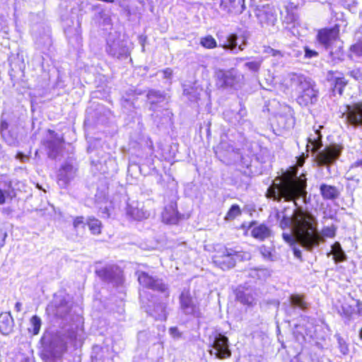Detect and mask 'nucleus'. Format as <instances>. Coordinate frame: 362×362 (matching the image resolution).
Returning a JSON list of instances; mask_svg holds the SVG:
<instances>
[{"instance_id":"393cba45","label":"nucleus","mask_w":362,"mask_h":362,"mask_svg":"<svg viewBox=\"0 0 362 362\" xmlns=\"http://www.w3.org/2000/svg\"><path fill=\"white\" fill-rule=\"evenodd\" d=\"M310 145L312 146L311 151L313 153H317L322 146V135L317 130L315 131L314 134L308 138L307 148L310 147Z\"/></svg>"},{"instance_id":"a211bd4d","label":"nucleus","mask_w":362,"mask_h":362,"mask_svg":"<svg viewBox=\"0 0 362 362\" xmlns=\"http://www.w3.org/2000/svg\"><path fill=\"white\" fill-rule=\"evenodd\" d=\"M245 0H221L220 8L228 14L237 15L243 13L245 6Z\"/></svg>"},{"instance_id":"58836bf2","label":"nucleus","mask_w":362,"mask_h":362,"mask_svg":"<svg viewBox=\"0 0 362 362\" xmlns=\"http://www.w3.org/2000/svg\"><path fill=\"white\" fill-rule=\"evenodd\" d=\"M200 45L206 49H212L217 46L216 40L211 35L202 37L200 39Z\"/></svg>"},{"instance_id":"39448f33","label":"nucleus","mask_w":362,"mask_h":362,"mask_svg":"<svg viewBox=\"0 0 362 362\" xmlns=\"http://www.w3.org/2000/svg\"><path fill=\"white\" fill-rule=\"evenodd\" d=\"M247 252H238L232 248H224L221 254L214 257V263L223 270H228L235 267L237 260L250 259Z\"/></svg>"},{"instance_id":"680f3d73","label":"nucleus","mask_w":362,"mask_h":362,"mask_svg":"<svg viewBox=\"0 0 362 362\" xmlns=\"http://www.w3.org/2000/svg\"><path fill=\"white\" fill-rule=\"evenodd\" d=\"M358 336H359L360 339H362V328L359 330Z\"/></svg>"},{"instance_id":"f257e3e1","label":"nucleus","mask_w":362,"mask_h":362,"mask_svg":"<svg viewBox=\"0 0 362 362\" xmlns=\"http://www.w3.org/2000/svg\"><path fill=\"white\" fill-rule=\"evenodd\" d=\"M281 218L280 226L282 229L288 228L290 233H283L284 240L293 245L298 243L308 251L320 245V238L315 233V216L301 209H288L277 214Z\"/></svg>"},{"instance_id":"1a4fd4ad","label":"nucleus","mask_w":362,"mask_h":362,"mask_svg":"<svg viewBox=\"0 0 362 362\" xmlns=\"http://www.w3.org/2000/svg\"><path fill=\"white\" fill-rule=\"evenodd\" d=\"M213 350L211 354H214L216 358H229L231 352L228 347V338L221 333H216L212 341Z\"/></svg>"},{"instance_id":"ea45409f","label":"nucleus","mask_w":362,"mask_h":362,"mask_svg":"<svg viewBox=\"0 0 362 362\" xmlns=\"http://www.w3.org/2000/svg\"><path fill=\"white\" fill-rule=\"evenodd\" d=\"M334 337L337 340L338 348L339 349L340 352L344 355L347 354L349 353V345L346 343V340L338 334H335Z\"/></svg>"},{"instance_id":"ddd939ff","label":"nucleus","mask_w":362,"mask_h":362,"mask_svg":"<svg viewBox=\"0 0 362 362\" xmlns=\"http://www.w3.org/2000/svg\"><path fill=\"white\" fill-rule=\"evenodd\" d=\"M0 133L3 139L8 145L14 146L18 144L17 128L16 127L9 128L8 123L2 117L0 123Z\"/></svg>"},{"instance_id":"f704fd0d","label":"nucleus","mask_w":362,"mask_h":362,"mask_svg":"<svg viewBox=\"0 0 362 362\" xmlns=\"http://www.w3.org/2000/svg\"><path fill=\"white\" fill-rule=\"evenodd\" d=\"M87 224L89 230L94 235L100 233L101 231V222L93 217H89L87 220Z\"/></svg>"},{"instance_id":"e2e57ef3","label":"nucleus","mask_w":362,"mask_h":362,"mask_svg":"<svg viewBox=\"0 0 362 362\" xmlns=\"http://www.w3.org/2000/svg\"><path fill=\"white\" fill-rule=\"evenodd\" d=\"M103 1L107 2V3H113L115 0H103Z\"/></svg>"},{"instance_id":"72a5a7b5","label":"nucleus","mask_w":362,"mask_h":362,"mask_svg":"<svg viewBox=\"0 0 362 362\" xmlns=\"http://www.w3.org/2000/svg\"><path fill=\"white\" fill-rule=\"evenodd\" d=\"M166 305L165 303H160L156 306L153 310V313L151 315L156 319L159 320H165L167 318L166 313Z\"/></svg>"},{"instance_id":"e433bc0d","label":"nucleus","mask_w":362,"mask_h":362,"mask_svg":"<svg viewBox=\"0 0 362 362\" xmlns=\"http://www.w3.org/2000/svg\"><path fill=\"white\" fill-rule=\"evenodd\" d=\"M41 324V320L38 316H33L30 320V327L28 328L29 332H32L34 335L37 334L40 332Z\"/></svg>"},{"instance_id":"4468645a","label":"nucleus","mask_w":362,"mask_h":362,"mask_svg":"<svg viewBox=\"0 0 362 362\" xmlns=\"http://www.w3.org/2000/svg\"><path fill=\"white\" fill-rule=\"evenodd\" d=\"M99 277L102 279L115 283L119 284L121 279V271L119 268L115 265H110L96 271Z\"/></svg>"},{"instance_id":"37998d69","label":"nucleus","mask_w":362,"mask_h":362,"mask_svg":"<svg viewBox=\"0 0 362 362\" xmlns=\"http://www.w3.org/2000/svg\"><path fill=\"white\" fill-rule=\"evenodd\" d=\"M245 66L252 71H257L260 67L258 62H249L245 64Z\"/></svg>"},{"instance_id":"20e7f679","label":"nucleus","mask_w":362,"mask_h":362,"mask_svg":"<svg viewBox=\"0 0 362 362\" xmlns=\"http://www.w3.org/2000/svg\"><path fill=\"white\" fill-rule=\"evenodd\" d=\"M317 37L318 42L329 52L333 61L342 60V42L339 38L338 28L322 29L318 32Z\"/></svg>"},{"instance_id":"de8ad7c7","label":"nucleus","mask_w":362,"mask_h":362,"mask_svg":"<svg viewBox=\"0 0 362 362\" xmlns=\"http://www.w3.org/2000/svg\"><path fill=\"white\" fill-rule=\"evenodd\" d=\"M351 51L356 54L357 56L362 55V45L356 44L351 47Z\"/></svg>"},{"instance_id":"c9c22d12","label":"nucleus","mask_w":362,"mask_h":362,"mask_svg":"<svg viewBox=\"0 0 362 362\" xmlns=\"http://www.w3.org/2000/svg\"><path fill=\"white\" fill-rule=\"evenodd\" d=\"M346 83L347 81L344 77H336L334 79V87L332 88L334 93L341 95L344 88L346 86Z\"/></svg>"},{"instance_id":"864d4df0","label":"nucleus","mask_w":362,"mask_h":362,"mask_svg":"<svg viewBox=\"0 0 362 362\" xmlns=\"http://www.w3.org/2000/svg\"><path fill=\"white\" fill-rule=\"evenodd\" d=\"M358 167H362V159L361 160H358L356 161H355L354 163H353L351 166H350V168H358Z\"/></svg>"},{"instance_id":"4be33fe9","label":"nucleus","mask_w":362,"mask_h":362,"mask_svg":"<svg viewBox=\"0 0 362 362\" xmlns=\"http://www.w3.org/2000/svg\"><path fill=\"white\" fill-rule=\"evenodd\" d=\"M251 234L255 239L262 241L271 236L272 231L266 225L259 224L253 227Z\"/></svg>"},{"instance_id":"79ce46f5","label":"nucleus","mask_w":362,"mask_h":362,"mask_svg":"<svg viewBox=\"0 0 362 362\" xmlns=\"http://www.w3.org/2000/svg\"><path fill=\"white\" fill-rule=\"evenodd\" d=\"M265 274V270L262 269H250L247 271V275L252 279H260L262 275Z\"/></svg>"},{"instance_id":"bb28decb","label":"nucleus","mask_w":362,"mask_h":362,"mask_svg":"<svg viewBox=\"0 0 362 362\" xmlns=\"http://www.w3.org/2000/svg\"><path fill=\"white\" fill-rule=\"evenodd\" d=\"M13 189L11 187V182L7 180H3L1 177L0 180V204H4L6 202V197L11 196Z\"/></svg>"},{"instance_id":"423d86ee","label":"nucleus","mask_w":362,"mask_h":362,"mask_svg":"<svg viewBox=\"0 0 362 362\" xmlns=\"http://www.w3.org/2000/svg\"><path fill=\"white\" fill-rule=\"evenodd\" d=\"M216 84L220 88H237L240 86L243 76L235 69H218L215 72Z\"/></svg>"},{"instance_id":"8fccbe9b","label":"nucleus","mask_w":362,"mask_h":362,"mask_svg":"<svg viewBox=\"0 0 362 362\" xmlns=\"http://www.w3.org/2000/svg\"><path fill=\"white\" fill-rule=\"evenodd\" d=\"M163 77L167 79L171 78L173 76V70L170 68H167L162 71Z\"/></svg>"},{"instance_id":"6e6d98bb","label":"nucleus","mask_w":362,"mask_h":362,"mask_svg":"<svg viewBox=\"0 0 362 362\" xmlns=\"http://www.w3.org/2000/svg\"><path fill=\"white\" fill-rule=\"evenodd\" d=\"M356 306L358 307V313L360 315H362V308H361V303L359 300H356Z\"/></svg>"},{"instance_id":"b1692460","label":"nucleus","mask_w":362,"mask_h":362,"mask_svg":"<svg viewBox=\"0 0 362 362\" xmlns=\"http://www.w3.org/2000/svg\"><path fill=\"white\" fill-rule=\"evenodd\" d=\"M148 101L151 104L150 110L155 111V105L157 104L163 103L165 101V95L160 91L151 90L147 94Z\"/></svg>"},{"instance_id":"6ab92c4d","label":"nucleus","mask_w":362,"mask_h":362,"mask_svg":"<svg viewBox=\"0 0 362 362\" xmlns=\"http://www.w3.org/2000/svg\"><path fill=\"white\" fill-rule=\"evenodd\" d=\"M247 115V111L244 108H240V110L234 113L232 111H228L224 113L225 117L233 125H246L250 127V124L245 117Z\"/></svg>"},{"instance_id":"603ef678","label":"nucleus","mask_w":362,"mask_h":362,"mask_svg":"<svg viewBox=\"0 0 362 362\" xmlns=\"http://www.w3.org/2000/svg\"><path fill=\"white\" fill-rule=\"evenodd\" d=\"M350 75L356 80H359L361 78V74L358 70H353L350 71Z\"/></svg>"},{"instance_id":"052dcab7","label":"nucleus","mask_w":362,"mask_h":362,"mask_svg":"<svg viewBox=\"0 0 362 362\" xmlns=\"http://www.w3.org/2000/svg\"><path fill=\"white\" fill-rule=\"evenodd\" d=\"M272 52H273V53H272V55H273V56H276V55L277 54V53H279V51H276V50L272 49Z\"/></svg>"},{"instance_id":"cd10ccee","label":"nucleus","mask_w":362,"mask_h":362,"mask_svg":"<svg viewBox=\"0 0 362 362\" xmlns=\"http://www.w3.org/2000/svg\"><path fill=\"white\" fill-rule=\"evenodd\" d=\"M62 141L59 136L52 137V139L47 141V147L49 149V156L55 158L58 153Z\"/></svg>"},{"instance_id":"6e6552de","label":"nucleus","mask_w":362,"mask_h":362,"mask_svg":"<svg viewBox=\"0 0 362 362\" xmlns=\"http://www.w3.org/2000/svg\"><path fill=\"white\" fill-rule=\"evenodd\" d=\"M180 308L185 315L194 317H199L201 315L197 300L191 296L189 291L184 290L182 291L180 296Z\"/></svg>"},{"instance_id":"9b49d317","label":"nucleus","mask_w":362,"mask_h":362,"mask_svg":"<svg viewBox=\"0 0 362 362\" xmlns=\"http://www.w3.org/2000/svg\"><path fill=\"white\" fill-rule=\"evenodd\" d=\"M127 215L134 220L141 221L149 217L150 212L144 204L136 200L128 199L126 207Z\"/></svg>"},{"instance_id":"dca6fc26","label":"nucleus","mask_w":362,"mask_h":362,"mask_svg":"<svg viewBox=\"0 0 362 362\" xmlns=\"http://www.w3.org/2000/svg\"><path fill=\"white\" fill-rule=\"evenodd\" d=\"M76 169L70 164L64 165L59 171L58 185L61 188H66L74 178Z\"/></svg>"},{"instance_id":"5fc2aeb1","label":"nucleus","mask_w":362,"mask_h":362,"mask_svg":"<svg viewBox=\"0 0 362 362\" xmlns=\"http://www.w3.org/2000/svg\"><path fill=\"white\" fill-rule=\"evenodd\" d=\"M16 158L17 159H19L21 160V161H24L25 160H27L28 159V157L26 156H25L23 153H18L16 154Z\"/></svg>"},{"instance_id":"5701e85b","label":"nucleus","mask_w":362,"mask_h":362,"mask_svg":"<svg viewBox=\"0 0 362 362\" xmlns=\"http://www.w3.org/2000/svg\"><path fill=\"white\" fill-rule=\"evenodd\" d=\"M55 308L54 314L60 317H64L70 310V306L64 299L59 298V296H55L54 301Z\"/></svg>"},{"instance_id":"0e129e2a","label":"nucleus","mask_w":362,"mask_h":362,"mask_svg":"<svg viewBox=\"0 0 362 362\" xmlns=\"http://www.w3.org/2000/svg\"><path fill=\"white\" fill-rule=\"evenodd\" d=\"M49 134H50L51 135H52V134H54V132L53 131H51V130H49Z\"/></svg>"},{"instance_id":"aec40b11","label":"nucleus","mask_w":362,"mask_h":362,"mask_svg":"<svg viewBox=\"0 0 362 362\" xmlns=\"http://www.w3.org/2000/svg\"><path fill=\"white\" fill-rule=\"evenodd\" d=\"M14 321L10 313L0 314V332L4 335L10 334L13 329Z\"/></svg>"},{"instance_id":"13d9d810","label":"nucleus","mask_w":362,"mask_h":362,"mask_svg":"<svg viewBox=\"0 0 362 362\" xmlns=\"http://www.w3.org/2000/svg\"><path fill=\"white\" fill-rule=\"evenodd\" d=\"M304 160H305V158H304V157L299 158L298 159V165L302 166V165H303V164L304 163Z\"/></svg>"},{"instance_id":"7ed1b4c3","label":"nucleus","mask_w":362,"mask_h":362,"mask_svg":"<svg viewBox=\"0 0 362 362\" xmlns=\"http://www.w3.org/2000/svg\"><path fill=\"white\" fill-rule=\"evenodd\" d=\"M289 80L291 88L298 95L297 102L299 105L306 106L317 100V91L310 78L292 73L289 74Z\"/></svg>"},{"instance_id":"bf43d9fd","label":"nucleus","mask_w":362,"mask_h":362,"mask_svg":"<svg viewBox=\"0 0 362 362\" xmlns=\"http://www.w3.org/2000/svg\"><path fill=\"white\" fill-rule=\"evenodd\" d=\"M245 45V42H244L243 45H239L238 50H240V51L243 50Z\"/></svg>"},{"instance_id":"a19ab883","label":"nucleus","mask_w":362,"mask_h":362,"mask_svg":"<svg viewBox=\"0 0 362 362\" xmlns=\"http://www.w3.org/2000/svg\"><path fill=\"white\" fill-rule=\"evenodd\" d=\"M241 214V210L240 206L237 204L232 205L229 211H228L226 219L227 220H233L237 216Z\"/></svg>"},{"instance_id":"2f4dec72","label":"nucleus","mask_w":362,"mask_h":362,"mask_svg":"<svg viewBox=\"0 0 362 362\" xmlns=\"http://www.w3.org/2000/svg\"><path fill=\"white\" fill-rule=\"evenodd\" d=\"M289 301L293 308H298L302 310H305L308 308V303L301 296L291 295L289 298Z\"/></svg>"},{"instance_id":"4c0bfd02","label":"nucleus","mask_w":362,"mask_h":362,"mask_svg":"<svg viewBox=\"0 0 362 362\" xmlns=\"http://www.w3.org/2000/svg\"><path fill=\"white\" fill-rule=\"evenodd\" d=\"M86 224L83 216L76 217L73 223L74 228L78 234L83 233Z\"/></svg>"},{"instance_id":"412c9836","label":"nucleus","mask_w":362,"mask_h":362,"mask_svg":"<svg viewBox=\"0 0 362 362\" xmlns=\"http://www.w3.org/2000/svg\"><path fill=\"white\" fill-rule=\"evenodd\" d=\"M163 221L166 223L174 224L177 221V211L175 203L166 206L162 213Z\"/></svg>"},{"instance_id":"0eeeda50","label":"nucleus","mask_w":362,"mask_h":362,"mask_svg":"<svg viewBox=\"0 0 362 362\" xmlns=\"http://www.w3.org/2000/svg\"><path fill=\"white\" fill-rule=\"evenodd\" d=\"M343 148L338 144L325 146L316 153L315 160L318 166H326L329 168L340 157Z\"/></svg>"},{"instance_id":"a18cd8bd","label":"nucleus","mask_w":362,"mask_h":362,"mask_svg":"<svg viewBox=\"0 0 362 362\" xmlns=\"http://www.w3.org/2000/svg\"><path fill=\"white\" fill-rule=\"evenodd\" d=\"M297 244L298 243H295L293 245H291L293 251V255L296 258L302 261V252L300 248L297 246Z\"/></svg>"},{"instance_id":"3c124183","label":"nucleus","mask_w":362,"mask_h":362,"mask_svg":"<svg viewBox=\"0 0 362 362\" xmlns=\"http://www.w3.org/2000/svg\"><path fill=\"white\" fill-rule=\"evenodd\" d=\"M226 148V151H229L230 149L233 150V147L228 145L226 143L223 142V141H221L220 143V144L218 145V149L219 150H222V149H224Z\"/></svg>"},{"instance_id":"f3484780","label":"nucleus","mask_w":362,"mask_h":362,"mask_svg":"<svg viewBox=\"0 0 362 362\" xmlns=\"http://www.w3.org/2000/svg\"><path fill=\"white\" fill-rule=\"evenodd\" d=\"M257 17L262 27L270 25L273 26L276 21V16L275 12L274 11L273 8L269 6L263 7L261 9H258Z\"/></svg>"},{"instance_id":"7c9ffc66","label":"nucleus","mask_w":362,"mask_h":362,"mask_svg":"<svg viewBox=\"0 0 362 362\" xmlns=\"http://www.w3.org/2000/svg\"><path fill=\"white\" fill-rule=\"evenodd\" d=\"M332 252L334 255L333 258L335 262H343L346 259V256L339 242H336L332 245Z\"/></svg>"},{"instance_id":"c756f323","label":"nucleus","mask_w":362,"mask_h":362,"mask_svg":"<svg viewBox=\"0 0 362 362\" xmlns=\"http://www.w3.org/2000/svg\"><path fill=\"white\" fill-rule=\"evenodd\" d=\"M338 312L342 317L349 322L352 319V315L355 312V308L354 306L345 302L341 304V308L339 309Z\"/></svg>"},{"instance_id":"4d7b16f0","label":"nucleus","mask_w":362,"mask_h":362,"mask_svg":"<svg viewBox=\"0 0 362 362\" xmlns=\"http://www.w3.org/2000/svg\"><path fill=\"white\" fill-rule=\"evenodd\" d=\"M21 308H22V303H20V302H17L15 305V310L17 311V312H20L21 310Z\"/></svg>"},{"instance_id":"f03ea898","label":"nucleus","mask_w":362,"mask_h":362,"mask_svg":"<svg viewBox=\"0 0 362 362\" xmlns=\"http://www.w3.org/2000/svg\"><path fill=\"white\" fill-rule=\"evenodd\" d=\"M306 186V178L303 174L299 177L288 175L280 184L270 186L267 189V196L277 202L282 199L285 201H291L304 197L307 194Z\"/></svg>"},{"instance_id":"09e8293b","label":"nucleus","mask_w":362,"mask_h":362,"mask_svg":"<svg viewBox=\"0 0 362 362\" xmlns=\"http://www.w3.org/2000/svg\"><path fill=\"white\" fill-rule=\"evenodd\" d=\"M169 332L173 338H179L181 336V333L179 332L178 329L175 327H170L169 329Z\"/></svg>"},{"instance_id":"49530a36","label":"nucleus","mask_w":362,"mask_h":362,"mask_svg":"<svg viewBox=\"0 0 362 362\" xmlns=\"http://www.w3.org/2000/svg\"><path fill=\"white\" fill-rule=\"evenodd\" d=\"M318 53L314 50L309 49L308 47H305V58H313L317 57Z\"/></svg>"},{"instance_id":"c85d7f7f","label":"nucleus","mask_w":362,"mask_h":362,"mask_svg":"<svg viewBox=\"0 0 362 362\" xmlns=\"http://www.w3.org/2000/svg\"><path fill=\"white\" fill-rule=\"evenodd\" d=\"M314 222L315 233H317V235L321 239L320 243H323L325 241V238H334L335 236L336 228L334 226H332L330 227H325L320 233L317 229V222L315 218Z\"/></svg>"},{"instance_id":"c03bdc74","label":"nucleus","mask_w":362,"mask_h":362,"mask_svg":"<svg viewBox=\"0 0 362 362\" xmlns=\"http://www.w3.org/2000/svg\"><path fill=\"white\" fill-rule=\"evenodd\" d=\"M7 237L6 229L0 226V248L5 244V240Z\"/></svg>"},{"instance_id":"473e14b6","label":"nucleus","mask_w":362,"mask_h":362,"mask_svg":"<svg viewBox=\"0 0 362 362\" xmlns=\"http://www.w3.org/2000/svg\"><path fill=\"white\" fill-rule=\"evenodd\" d=\"M237 40L238 35L236 34H230L227 37L226 42L223 45V48L225 49H228L233 52V53H237Z\"/></svg>"},{"instance_id":"2eb2a0df","label":"nucleus","mask_w":362,"mask_h":362,"mask_svg":"<svg viewBox=\"0 0 362 362\" xmlns=\"http://www.w3.org/2000/svg\"><path fill=\"white\" fill-rule=\"evenodd\" d=\"M106 52L110 56L116 57L117 59L127 58L129 55V49L124 43L119 40H116L110 41L107 40Z\"/></svg>"},{"instance_id":"9d476101","label":"nucleus","mask_w":362,"mask_h":362,"mask_svg":"<svg viewBox=\"0 0 362 362\" xmlns=\"http://www.w3.org/2000/svg\"><path fill=\"white\" fill-rule=\"evenodd\" d=\"M138 280L141 286L165 293V296H168V287L162 280L154 279L144 272L138 273Z\"/></svg>"},{"instance_id":"f8f14e48","label":"nucleus","mask_w":362,"mask_h":362,"mask_svg":"<svg viewBox=\"0 0 362 362\" xmlns=\"http://www.w3.org/2000/svg\"><path fill=\"white\" fill-rule=\"evenodd\" d=\"M344 115L349 124L354 127L362 126V103H356L346 106Z\"/></svg>"},{"instance_id":"a878e982","label":"nucleus","mask_w":362,"mask_h":362,"mask_svg":"<svg viewBox=\"0 0 362 362\" xmlns=\"http://www.w3.org/2000/svg\"><path fill=\"white\" fill-rule=\"evenodd\" d=\"M320 191L324 199H334L339 197V191L334 186L322 184Z\"/></svg>"}]
</instances>
